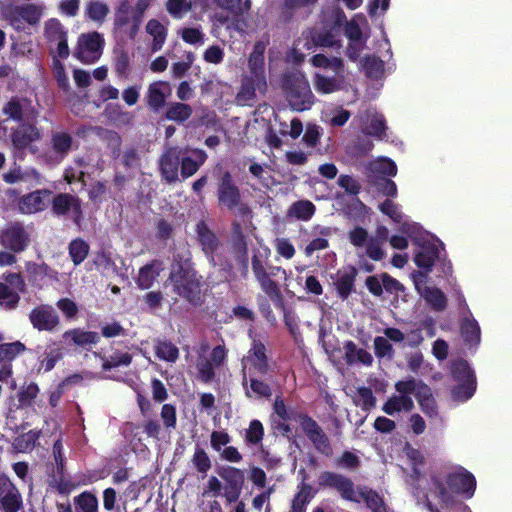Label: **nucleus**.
I'll list each match as a JSON object with an SVG mask.
<instances>
[{
    "mask_svg": "<svg viewBox=\"0 0 512 512\" xmlns=\"http://www.w3.org/2000/svg\"><path fill=\"white\" fill-rule=\"evenodd\" d=\"M270 250L265 248L264 253L259 249H253L251 258V269L261 290L284 313V323L291 334H295L298 325L294 316L287 310L280 285L272 279L279 274L286 278V271L280 266H273L268 263Z\"/></svg>",
    "mask_w": 512,
    "mask_h": 512,
    "instance_id": "1",
    "label": "nucleus"
},
{
    "mask_svg": "<svg viewBox=\"0 0 512 512\" xmlns=\"http://www.w3.org/2000/svg\"><path fill=\"white\" fill-rule=\"evenodd\" d=\"M318 484L323 489H334L343 500L360 503L362 499L371 512H387L385 501L377 491L366 486H359L356 491L354 482L343 474L332 471L321 472Z\"/></svg>",
    "mask_w": 512,
    "mask_h": 512,
    "instance_id": "2",
    "label": "nucleus"
},
{
    "mask_svg": "<svg viewBox=\"0 0 512 512\" xmlns=\"http://www.w3.org/2000/svg\"><path fill=\"white\" fill-rule=\"evenodd\" d=\"M174 261L176 265L172 267L168 277L173 292L192 306L201 305V277L188 259L183 261L177 255L174 256Z\"/></svg>",
    "mask_w": 512,
    "mask_h": 512,
    "instance_id": "3",
    "label": "nucleus"
},
{
    "mask_svg": "<svg viewBox=\"0 0 512 512\" xmlns=\"http://www.w3.org/2000/svg\"><path fill=\"white\" fill-rule=\"evenodd\" d=\"M216 197L218 206L234 213L237 217L248 219L252 209L242 199L240 187L230 171H224L217 179Z\"/></svg>",
    "mask_w": 512,
    "mask_h": 512,
    "instance_id": "4",
    "label": "nucleus"
},
{
    "mask_svg": "<svg viewBox=\"0 0 512 512\" xmlns=\"http://www.w3.org/2000/svg\"><path fill=\"white\" fill-rule=\"evenodd\" d=\"M433 484L438 491L439 499L446 505L453 503V497L448 490L471 498L476 489L474 475L463 467L448 473L445 477V484L440 480H433Z\"/></svg>",
    "mask_w": 512,
    "mask_h": 512,
    "instance_id": "5",
    "label": "nucleus"
},
{
    "mask_svg": "<svg viewBox=\"0 0 512 512\" xmlns=\"http://www.w3.org/2000/svg\"><path fill=\"white\" fill-rule=\"evenodd\" d=\"M282 88L293 110L302 112L310 109L314 104V95L304 74L300 72L286 74L282 80Z\"/></svg>",
    "mask_w": 512,
    "mask_h": 512,
    "instance_id": "6",
    "label": "nucleus"
},
{
    "mask_svg": "<svg viewBox=\"0 0 512 512\" xmlns=\"http://www.w3.org/2000/svg\"><path fill=\"white\" fill-rule=\"evenodd\" d=\"M216 473L224 481L222 497L226 503L232 504L237 502L245 484L244 470L231 465H222L216 468Z\"/></svg>",
    "mask_w": 512,
    "mask_h": 512,
    "instance_id": "7",
    "label": "nucleus"
},
{
    "mask_svg": "<svg viewBox=\"0 0 512 512\" xmlns=\"http://www.w3.org/2000/svg\"><path fill=\"white\" fill-rule=\"evenodd\" d=\"M48 202L51 205V212L56 217H70L76 225L83 220L81 199L70 193H57L51 195Z\"/></svg>",
    "mask_w": 512,
    "mask_h": 512,
    "instance_id": "8",
    "label": "nucleus"
},
{
    "mask_svg": "<svg viewBox=\"0 0 512 512\" xmlns=\"http://www.w3.org/2000/svg\"><path fill=\"white\" fill-rule=\"evenodd\" d=\"M441 250H444V244L441 241H438V243L424 242L414 256L416 266L423 269L427 274L432 271L436 261H440L442 272L445 275L451 274L452 265L446 259H441Z\"/></svg>",
    "mask_w": 512,
    "mask_h": 512,
    "instance_id": "9",
    "label": "nucleus"
},
{
    "mask_svg": "<svg viewBox=\"0 0 512 512\" xmlns=\"http://www.w3.org/2000/svg\"><path fill=\"white\" fill-rule=\"evenodd\" d=\"M248 237L244 234L242 224L239 221L231 223V254L239 266L240 275L246 279L249 273Z\"/></svg>",
    "mask_w": 512,
    "mask_h": 512,
    "instance_id": "10",
    "label": "nucleus"
},
{
    "mask_svg": "<svg viewBox=\"0 0 512 512\" xmlns=\"http://www.w3.org/2000/svg\"><path fill=\"white\" fill-rule=\"evenodd\" d=\"M104 44L103 36L96 31L82 34L79 37L78 47L74 55L85 64L94 63L100 58Z\"/></svg>",
    "mask_w": 512,
    "mask_h": 512,
    "instance_id": "11",
    "label": "nucleus"
},
{
    "mask_svg": "<svg viewBox=\"0 0 512 512\" xmlns=\"http://www.w3.org/2000/svg\"><path fill=\"white\" fill-rule=\"evenodd\" d=\"M29 244L30 234L21 222H13L0 232V245L13 253L25 251Z\"/></svg>",
    "mask_w": 512,
    "mask_h": 512,
    "instance_id": "12",
    "label": "nucleus"
},
{
    "mask_svg": "<svg viewBox=\"0 0 512 512\" xmlns=\"http://www.w3.org/2000/svg\"><path fill=\"white\" fill-rule=\"evenodd\" d=\"M24 508L19 488L4 472H0V509L3 512H20Z\"/></svg>",
    "mask_w": 512,
    "mask_h": 512,
    "instance_id": "13",
    "label": "nucleus"
},
{
    "mask_svg": "<svg viewBox=\"0 0 512 512\" xmlns=\"http://www.w3.org/2000/svg\"><path fill=\"white\" fill-rule=\"evenodd\" d=\"M196 232L198 236L199 244L208 258L209 262L213 266H221L224 270L230 271L232 269V264L229 260L225 259L224 263H217L215 259V253L220 246V241L217 235L208 227V225L204 221H200L196 225Z\"/></svg>",
    "mask_w": 512,
    "mask_h": 512,
    "instance_id": "14",
    "label": "nucleus"
},
{
    "mask_svg": "<svg viewBox=\"0 0 512 512\" xmlns=\"http://www.w3.org/2000/svg\"><path fill=\"white\" fill-rule=\"evenodd\" d=\"M29 321L40 332H54L60 325V316L52 305L40 304L30 311Z\"/></svg>",
    "mask_w": 512,
    "mask_h": 512,
    "instance_id": "15",
    "label": "nucleus"
},
{
    "mask_svg": "<svg viewBox=\"0 0 512 512\" xmlns=\"http://www.w3.org/2000/svg\"><path fill=\"white\" fill-rule=\"evenodd\" d=\"M3 115L7 116V120L16 123H23L25 120H33L37 117L38 112L32 106L27 98L13 96L2 107Z\"/></svg>",
    "mask_w": 512,
    "mask_h": 512,
    "instance_id": "16",
    "label": "nucleus"
},
{
    "mask_svg": "<svg viewBox=\"0 0 512 512\" xmlns=\"http://www.w3.org/2000/svg\"><path fill=\"white\" fill-rule=\"evenodd\" d=\"M5 15L10 25L17 31H20L22 29V21L30 25L37 24L41 19L42 10L37 5L30 3L13 6L6 11Z\"/></svg>",
    "mask_w": 512,
    "mask_h": 512,
    "instance_id": "17",
    "label": "nucleus"
},
{
    "mask_svg": "<svg viewBox=\"0 0 512 512\" xmlns=\"http://www.w3.org/2000/svg\"><path fill=\"white\" fill-rule=\"evenodd\" d=\"M41 137V131L36 124L29 122L19 123L10 132L12 146L19 152L28 149L33 142L39 141Z\"/></svg>",
    "mask_w": 512,
    "mask_h": 512,
    "instance_id": "18",
    "label": "nucleus"
},
{
    "mask_svg": "<svg viewBox=\"0 0 512 512\" xmlns=\"http://www.w3.org/2000/svg\"><path fill=\"white\" fill-rule=\"evenodd\" d=\"M357 276V268L349 264L338 269L332 277L336 294L342 301L347 300L356 291L355 282Z\"/></svg>",
    "mask_w": 512,
    "mask_h": 512,
    "instance_id": "19",
    "label": "nucleus"
},
{
    "mask_svg": "<svg viewBox=\"0 0 512 512\" xmlns=\"http://www.w3.org/2000/svg\"><path fill=\"white\" fill-rule=\"evenodd\" d=\"M267 82L265 76L249 74L242 79L240 89L236 95V102L241 106H253L256 98V91L266 90Z\"/></svg>",
    "mask_w": 512,
    "mask_h": 512,
    "instance_id": "20",
    "label": "nucleus"
},
{
    "mask_svg": "<svg viewBox=\"0 0 512 512\" xmlns=\"http://www.w3.org/2000/svg\"><path fill=\"white\" fill-rule=\"evenodd\" d=\"M26 350L21 341L0 344V381L5 382L12 377V361Z\"/></svg>",
    "mask_w": 512,
    "mask_h": 512,
    "instance_id": "21",
    "label": "nucleus"
},
{
    "mask_svg": "<svg viewBox=\"0 0 512 512\" xmlns=\"http://www.w3.org/2000/svg\"><path fill=\"white\" fill-rule=\"evenodd\" d=\"M51 195H53V192L48 189H39L23 195L18 202L20 212L23 214H33L43 211Z\"/></svg>",
    "mask_w": 512,
    "mask_h": 512,
    "instance_id": "22",
    "label": "nucleus"
},
{
    "mask_svg": "<svg viewBox=\"0 0 512 512\" xmlns=\"http://www.w3.org/2000/svg\"><path fill=\"white\" fill-rule=\"evenodd\" d=\"M171 92L169 82L159 80L150 83L145 96L147 106L154 112L160 111L166 105Z\"/></svg>",
    "mask_w": 512,
    "mask_h": 512,
    "instance_id": "23",
    "label": "nucleus"
},
{
    "mask_svg": "<svg viewBox=\"0 0 512 512\" xmlns=\"http://www.w3.org/2000/svg\"><path fill=\"white\" fill-rule=\"evenodd\" d=\"M180 167V153L171 147L167 149L159 160V169L162 179L167 183H175L178 181V173Z\"/></svg>",
    "mask_w": 512,
    "mask_h": 512,
    "instance_id": "24",
    "label": "nucleus"
},
{
    "mask_svg": "<svg viewBox=\"0 0 512 512\" xmlns=\"http://www.w3.org/2000/svg\"><path fill=\"white\" fill-rule=\"evenodd\" d=\"M62 339L68 346L88 349V346L96 345L100 341V336L94 331H86L82 328H73L65 331L62 334Z\"/></svg>",
    "mask_w": 512,
    "mask_h": 512,
    "instance_id": "25",
    "label": "nucleus"
},
{
    "mask_svg": "<svg viewBox=\"0 0 512 512\" xmlns=\"http://www.w3.org/2000/svg\"><path fill=\"white\" fill-rule=\"evenodd\" d=\"M303 36L307 40L305 46H307L308 49L311 48V46L308 45L309 43L315 47H334L338 44L333 28L311 27L303 33Z\"/></svg>",
    "mask_w": 512,
    "mask_h": 512,
    "instance_id": "26",
    "label": "nucleus"
},
{
    "mask_svg": "<svg viewBox=\"0 0 512 512\" xmlns=\"http://www.w3.org/2000/svg\"><path fill=\"white\" fill-rule=\"evenodd\" d=\"M251 367L260 375L268 374L271 369L265 344L260 340H254L248 352Z\"/></svg>",
    "mask_w": 512,
    "mask_h": 512,
    "instance_id": "27",
    "label": "nucleus"
},
{
    "mask_svg": "<svg viewBox=\"0 0 512 512\" xmlns=\"http://www.w3.org/2000/svg\"><path fill=\"white\" fill-rule=\"evenodd\" d=\"M164 269L163 261L153 259L139 269L136 284L139 289L146 290L153 286L155 280Z\"/></svg>",
    "mask_w": 512,
    "mask_h": 512,
    "instance_id": "28",
    "label": "nucleus"
},
{
    "mask_svg": "<svg viewBox=\"0 0 512 512\" xmlns=\"http://www.w3.org/2000/svg\"><path fill=\"white\" fill-rule=\"evenodd\" d=\"M192 154L193 157L186 156L180 159V174L184 180L193 176L208 158L202 149H194Z\"/></svg>",
    "mask_w": 512,
    "mask_h": 512,
    "instance_id": "29",
    "label": "nucleus"
},
{
    "mask_svg": "<svg viewBox=\"0 0 512 512\" xmlns=\"http://www.w3.org/2000/svg\"><path fill=\"white\" fill-rule=\"evenodd\" d=\"M344 359L348 365H353L357 362L366 366L373 363L372 355L363 348H357V345L352 340H347L344 343Z\"/></svg>",
    "mask_w": 512,
    "mask_h": 512,
    "instance_id": "30",
    "label": "nucleus"
},
{
    "mask_svg": "<svg viewBox=\"0 0 512 512\" xmlns=\"http://www.w3.org/2000/svg\"><path fill=\"white\" fill-rule=\"evenodd\" d=\"M414 409V402L408 395H393L384 403L382 410L387 415H394L397 412H410Z\"/></svg>",
    "mask_w": 512,
    "mask_h": 512,
    "instance_id": "31",
    "label": "nucleus"
},
{
    "mask_svg": "<svg viewBox=\"0 0 512 512\" xmlns=\"http://www.w3.org/2000/svg\"><path fill=\"white\" fill-rule=\"evenodd\" d=\"M266 46L263 42L257 41L248 59L249 73L265 76V54Z\"/></svg>",
    "mask_w": 512,
    "mask_h": 512,
    "instance_id": "32",
    "label": "nucleus"
},
{
    "mask_svg": "<svg viewBox=\"0 0 512 512\" xmlns=\"http://www.w3.org/2000/svg\"><path fill=\"white\" fill-rule=\"evenodd\" d=\"M73 137L68 132H53L51 135V147L53 152L61 160L64 159L72 149Z\"/></svg>",
    "mask_w": 512,
    "mask_h": 512,
    "instance_id": "33",
    "label": "nucleus"
},
{
    "mask_svg": "<svg viewBox=\"0 0 512 512\" xmlns=\"http://www.w3.org/2000/svg\"><path fill=\"white\" fill-rule=\"evenodd\" d=\"M421 296L434 311L441 312L447 308V297L438 287L426 286L421 292Z\"/></svg>",
    "mask_w": 512,
    "mask_h": 512,
    "instance_id": "34",
    "label": "nucleus"
},
{
    "mask_svg": "<svg viewBox=\"0 0 512 512\" xmlns=\"http://www.w3.org/2000/svg\"><path fill=\"white\" fill-rule=\"evenodd\" d=\"M26 273L28 281L34 286H41L46 277H51L53 270L44 262H26Z\"/></svg>",
    "mask_w": 512,
    "mask_h": 512,
    "instance_id": "35",
    "label": "nucleus"
},
{
    "mask_svg": "<svg viewBox=\"0 0 512 512\" xmlns=\"http://www.w3.org/2000/svg\"><path fill=\"white\" fill-rule=\"evenodd\" d=\"M146 32L153 37L151 51L155 53L161 50L167 37L166 27L157 19H150L146 25Z\"/></svg>",
    "mask_w": 512,
    "mask_h": 512,
    "instance_id": "36",
    "label": "nucleus"
},
{
    "mask_svg": "<svg viewBox=\"0 0 512 512\" xmlns=\"http://www.w3.org/2000/svg\"><path fill=\"white\" fill-rule=\"evenodd\" d=\"M305 478H303V482L298 486L299 490L292 499L290 512H306L307 504L314 497L312 486L304 482Z\"/></svg>",
    "mask_w": 512,
    "mask_h": 512,
    "instance_id": "37",
    "label": "nucleus"
},
{
    "mask_svg": "<svg viewBox=\"0 0 512 512\" xmlns=\"http://www.w3.org/2000/svg\"><path fill=\"white\" fill-rule=\"evenodd\" d=\"M90 245L84 239L78 237L70 241L68 253L74 266H79L87 258Z\"/></svg>",
    "mask_w": 512,
    "mask_h": 512,
    "instance_id": "38",
    "label": "nucleus"
},
{
    "mask_svg": "<svg viewBox=\"0 0 512 512\" xmlns=\"http://www.w3.org/2000/svg\"><path fill=\"white\" fill-rule=\"evenodd\" d=\"M192 113L193 110L189 104L173 102L168 105L165 112V118L181 124L188 120Z\"/></svg>",
    "mask_w": 512,
    "mask_h": 512,
    "instance_id": "39",
    "label": "nucleus"
},
{
    "mask_svg": "<svg viewBox=\"0 0 512 512\" xmlns=\"http://www.w3.org/2000/svg\"><path fill=\"white\" fill-rule=\"evenodd\" d=\"M460 333L465 343L477 345L480 342V327L474 318H464L460 324Z\"/></svg>",
    "mask_w": 512,
    "mask_h": 512,
    "instance_id": "40",
    "label": "nucleus"
},
{
    "mask_svg": "<svg viewBox=\"0 0 512 512\" xmlns=\"http://www.w3.org/2000/svg\"><path fill=\"white\" fill-rule=\"evenodd\" d=\"M451 375L458 383H467L476 381V376L469 363L464 359H459L452 363Z\"/></svg>",
    "mask_w": 512,
    "mask_h": 512,
    "instance_id": "41",
    "label": "nucleus"
},
{
    "mask_svg": "<svg viewBox=\"0 0 512 512\" xmlns=\"http://www.w3.org/2000/svg\"><path fill=\"white\" fill-rule=\"evenodd\" d=\"M191 463L196 472L202 475V478H205L209 470L212 468L210 456L205 449L201 448L199 445H196L195 447Z\"/></svg>",
    "mask_w": 512,
    "mask_h": 512,
    "instance_id": "42",
    "label": "nucleus"
},
{
    "mask_svg": "<svg viewBox=\"0 0 512 512\" xmlns=\"http://www.w3.org/2000/svg\"><path fill=\"white\" fill-rule=\"evenodd\" d=\"M316 207L309 200H298L294 202L290 209L289 215L301 221H309L315 214Z\"/></svg>",
    "mask_w": 512,
    "mask_h": 512,
    "instance_id": "43",
    "label": "nucleus"
},
{
    "mask_svg": "<svg viewBox=\"0 0 512 512\" xmlns=\"http://www.w3.org/2000/svg\"><path fill=\"white\" fill-rule=\"evenodd\" d=\"M77 512H98V499L90 491H83L74 497Z\"/></svg>",
    "mask_w": 512,
    "mask_h": 512,
    "instance_id": "44",
    "label": "nucleus"
},
{
    "mask_svg": "<svg viewBox=\"0 0 512 512\" xmlns=\"http://www.w3.org/2000/svg\"><path fill=\"white\" fill-rule=\"evenodd\" d=\"M293 420L299 422L302 431L308 439H312V437L322 429L317 421L305 412L296 413Z\"/></svg>",
    "mask_w": 512,
    "mask_h": 512,
    "instance_id": "45",
    "label": "nucleus"
},
{
    "mask_svg": "<svg viewBox=\"0 0 512 512\" xmlns=\"http://www.w3.org/2000/svg\"><path fill=\"white\" fill-rule=\"evenodd\" d=\"M45 37L49 43H55L67 37V31L58 19L52 18L45 24Z\"/></svg>",
    "mask_w": 512,
    "mask_h": 512,
    "instance_id": "46",
    "label": "nucleus"
},
{
    "mask_svg": "<svg viewBox=\"0 0 512 512\" xmlns=\"http://www.w3.org/2000/svg\"><path fill=\"white\" fill-rule=\"evenodd\" d=\"M63 358L62 348L58 347L56 343L49 347V350L44 353L43 358L40 360L39 370L44 372L51 371L56 363Z\"/></svg>",
    "mask_w": 512,
    "mask_h": 512,
    "instance_id": "47",
    "label": "nucleus"
},
{
    "mask_svg": "<svg viewBox=\"0 0 512 512\" xmlns=\"http://www.w3.org/2000/svg\"><path fill=\"white\" fill-rule=\"evenodd\" d=\"M156 356L164 361L175 362L179 357V350L171 341H158L155 346Z\"/></svg>",
    "mask_w": 512,
    "mask_h": 512,
    "instance_id": "48",
    "label": "nucleus"
},
{
    "mask_svg": "<svg viewBox=\"0 0 512 512\" xmlns=\"http://www.w3.org/2000/svg\"><path fill=\"white\" fill-rule=\"evenodd\" d=\"M114 70L120 77H127L130 72V55L124 48L114 51Z\"/></svg>",
    "mask_w": 512,
    "mask_h": 512,
    "instance_id": "49",
    "label": "nucleus"
},
{
    "mask_svg": "<svg viewBox=\"0 0 512 512\" xmlns=\"http://www.w3.org/2000/svg\"><path fill=\"white\" fill-rule=\"evenodd\" d=\"M477 387L476 381H469L467 383H458L451 391V395L454 401L466 402L475 393Z\"/></svg>",
    "mask_w": 512,
    "mask_h": 512,
    "instance_id": "50",
    "label": "nucleus"
},
{
    "mask_svg": "<svg viewBox=\"0 0 512 512\" xmlns=\"http://www.w3.org/2000/svg\"><path fill=\"white\" fill-rule=\"evenodd\" d=\"M110 10L107 4L101 2V1H90L86 5V15L89 19L92 21L102 23L107 15L109 14Z\"/></svg>",
    "mask_w": 512,
    "mask_h": 512,
    "instance_id": "51",
    "label": "nucleus"
},
{
    "mask_svg": "<svg viewBox=\"0 0 512 512\" xmlns=\"http://www.w3.org/2000/svg\"><path fill=\"white\" fill-rule=\"evenodd\" d=\"M354 403L365 411H369L374 408L376 405V398L374 397L371 388L359 387L354 397Z\"/></svg>",
    "mask_w": 512,
    "mask_h": 512,
    "instance_id": "52",
    "label": "nucleus"
},
{
    "mask_svg": "<svg viewBox=\"0 0 512 512\" xmlns=\"http://www.w3.org/2000/svg\"><path fill=\"white\" fill-rule=\"evenodd\" d=\"M365 73L370 78H378L384 72V62L375 55H368L362 62Z\"/></svg>",
    "mask_w": 512,
    "mask_h": 512,
    "instance_id": "53",
    "label": "nucleus"
},
{
    "mask_svg": "<svg viewBox=\"0 0 512 512\" xmlns=\"http://www.w3.org/2000/svg\"><path fill=\"white\" fill-rule=\"evenodd\" d=\"M264 437V427L263 424L257 420H251L249 423V427L245 433V443L247 445H258L262 442Z\"/></svg>",
    "mask_w": 512,
    "mask_h": 512,
    "instance_id": "54",
    "label": "nucleus"
},
{
    "mask_svg": "<svg viewBox=\"0 0 512 512\" xmlns=\"http://www.w3.org/2000/svg\"><path fill=\"white\" fill-rule=\"evenodd\" d=\"M102 369L110 371L119 366H128L132 362V355L129 353L115 352L109 358H102Z\"/></svg>",
    "mask_w": 512,
    "mask_h": 512,
    "instance_id": "55",
    "label": "nucleus"
},
{
    "mask_svg": "<svg viewBox=\"0 0 512 512\" xmlns=\"http://www.w3.org/2000/svg\"><path fill=\"white\" fill-rule=\"evenodd\" d=\"M314 86L317 92L329 94L340 89V83L335 77H326L316 74Z\"/></svg>",
    "mask_w": 512,
    "mask_h": 512,
    "instance_id": "56",
    "label": "nucleus"
},
{
    "mask_svg": "<svg viewBox=\"0 0 512 512\" xmlns=\"http://www.w3.org/2000/svg\"><path fill=\"white\" fill-rule=\"evenodd\" d=\"M217 7L229 11L234 18V27L235 29L241 31L242 28H240V22L241 20L239 17L241 16V8H240V2L241 0H214ZM243 24H245V21H242Z\"/></svg>",
    "mask_w": 512,
    "mask_h": 512,
    "instance_id": "57",
    "label": "nucleus"
},
{
    "mask_svg": "<svg viewBox=\"0 0 512 512\" xmlns=\"http://www.w3.org/2000/svg\"><path fill=\"white\" fill-rule=\"evenodd\" d=\"M316 451L326 457H331L333 455V447L331 445L329 437L326 433L321 429V431L317 432L312 439H309Z\"/></svg>",
    "mask_w": 512,
    "mask_h": 512,
    "instance_id": "58",
    "label": "nucleus"
},
{
    "mask_svg": "<svg viewBox=\"0 0 512 512\" xmlns=\"http://www.w3.org/2000/svg\"><path fill=\"white\" fill-rule=\"evenodd\" d=\"M373 186L376 190L384 196L387 197H396L397 196V186L396 183L387 178L386 176H376L372 181Z\"/></svg>",
    "mask_w": 512,
    "mask_h": 512,
    "instance_id": "59",
    "label": "nucleus"
},
{
    "mask_svg": "<svg viewBox=\"0 0 512 512\" xmlns=\"http://www.w3.org/2000/svg\"><path fill=\"white\" fill-rule=\"evenodd\" d=\"M39 393V387L36 383L31 382L26 386H22L18 392V402L21 407L32 406L34 400Z\"/></svg>",
    "mask_w": 512,
    "mask_h": 512,
    "instance_id": "60",
    "label": "nucleus"
},
{
    "mask_svg": "<svg viewBox=\"0 0 512 512\" xmlns=\"http://www.w3.org/2000/svg\"><path fill=\"white\" fill-rule=\"evenodd\" d=\"M19 301V294L7 284L0 282V303L4 305L6 309L11 310L17 307Z\"/></svg>",
    "mask_w": 512,
    "mask_h": 512,
    "instance_id": "61",
    "label": "nucleus"
},
{
    "mask_svg": "<svg viewBox=\"0 0 512 512\" xmlns=\"http://www.w3.org/2000/svg\"><path fill=\"white\" fill-rule=\"evenodd\" d=\"M41 436V431L32 429L27 433L20 435L16 439L17 447L21 451H32L36 447V443Z\"/></svg>",
    "mask_w": 512,
    "mask_h": 512,
    "instance_id": "62",
    "label": "nucleus"
},
{
    "mask_svg": "<svg viewBox=\"0 0 512 512\" xmlns=\"http://www.w3.org/2000/svg\"><path fill=\"white\" fill-rule=\"evenodd\" d=\"M379 210L395 223L400 224L403 221V213L399 206L390 199H386L382 202L379 205Z\"/></svg>",
    "mask_w": 512,
    "mask_h": 512,
    "instance_id": "63",
    "label": "nucleus"
},
{
    "mask_svg": "<svg viewBox=\"0 0 512 512\" xmlns=\"http://www.w3.org/2000/svg\"><path fill=\"white\" fill-rule=\"evenodd\" d=\"M380 278H381L384 290L387 293L395 294V296L398 297L400 293L405 292V290H406L405 286L400 281L393 278L390 274L384 272V273L380 274Z\"/></svg>",
    "mask_w": 512,
    "mask_h": 512,
    "instance_id": "64",
    "label": "nucleus"
}]
</instances>
